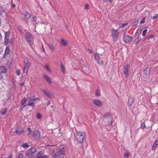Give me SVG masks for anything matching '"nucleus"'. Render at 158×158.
Returning <instances> with one entry per match:
<instances>
[{
	"mask_svg": "<svg viewBox=\"0 0 158 158\" xmlns=\"http://www.w3.org/2000/svg\"><path fill=\"white\" fill-rule=\"evenodd\" d=\"M103 121L106 125H110L112 121V118L110 113H107L103 116Z\"/></svg>",
	"mask_w": 158,
	"mask_h": 158,
	"instance_id": "f257e3e1",
	"label": "nucleus"
},
{
	"mask_svg": "<svg viewBox=\"0 0 158 158\" xmlns=\"http://www.w3.org/2000/svg\"><path fill=\"white\" fill-rule=\"evenodd\" d=\"M75 136L79 142L81 143L84 142L85 137V134L84 133L77 132L75 134Z\"/></svg>",
	"mask_w": 158,
	"mask_h": 158,
	"instance_id": "f03ea898",
	"label": "nucleus"
},
{
	"mask_svg": "<svg viewBox=\"0 0 158 158\" xmlns=\"http://www.w3.org/2000/svg\"><path fill=\"white\" fill-rule=\"evenodd\" d=\"M64 145H62L60 147L59 150L56 152L53 156L54 158H58L62 154H64Z\"/></svg>",
	"mask_w": 158,
	"mask_h": 158,
	"instance_id": "7ed1b4c3",
	"label": "nucleus"
},
{
	"mask_svg": "<svg viewBox=\"0 0 158 158\" xmlns=\"http://www.w3.org/2000/svg\"><path fill=\"white\" fill-rule=\"evenodd\" d=\"M111 33L113 41L114 42L116 41L119 36V31L117 30L113 29L112 30Z\"/></svg>",
	"mask_w": 158,
	"mask_h": 158,
	"instance_id": "20e7f679",
	"label": "nucleus"
},
{
	"mask_svg": "<svg viewBox=\"0 0 158 158\" xmlns=\"http://www.w3.org/2000/svg\"><path fill=\"white\" fill-rule=\"evenodd\" d=\"M25 37L28 42L31 45L33 44V36L29 33H27L25 35Z\"/></svg>",
	"mask_w": 158,
	"mask_h": 158,
	"instance_id": "39448f33",
	"label": "nucleus"
},
{
	"mask_svg": "<svg viewBox=\"0 0 158 158\" xmlns=\"http://www.w3.org/2000/svg\"><path fill=\"white\" fill-rule=\"evenodd\" d=\"M132 40V37L129 35L124 34L123 37V40L126 43L131 42Z\"/></svg>",
	"mask_w": 158,
	"mask_h": 158,
	"instance_id": "423d86ee",
	"label": "nucleus"
},
{
	"mask_svg": "<svg viewBox=\"0 0 158 158\" xmlns=\"http://www.w3.org/2000/svg\"><path fill=\"white\" fill-rule=\"evenodd\" d=\"M92 102L95 106L97 107H100L102 105L101 101L100 100L96 99H93Z\"/></svg>",
	"mask_w": 158,
	"mask_h": 158,
	"instance_id": "0eeeda50",
	"label": "nucleus"
},
{
	"mask_svg": "<svg viewBox=\"0 0 158 158\" xmlns=\"http://www.w3.org/2000/svg\"><path fill=\"white\" fill-rule=\"evenodd\" d=\"M123 70L125 76L126 77H127L128 76L129 72V66L128 65H126L124 66Z\"/></svg>",
	"mask_w": 158,
	"mask_h": 158,
	"instance_id": "6e6552de",
	"label": "nucleus"
},
{
	"mask_svg": "<svg viewBox=\"0 0 158 158\" xmlns=\"http://www.w3.org/2000/svg\"><path fill=\"white\" fill-rule=\"evenodd\" d=\"M35 99L34 97L30 98L28 100L27 105L33 107L34 106V101Z\"/></svg>",
	"mask_w": 158,
	"mask_h": 158,
	"instance_id": "1a4fd4ad",
	"label": "nucleus"
},
{
	"mask_svg": "<svg viewBox=\"0 0 158 158\" xmlns=\"http://www.w3.org/2000/svg\"><path fill=\"white\" fill-rule=\"evenodd\" d=\"M10 36V33L7 31L5 32L4 44L7 45L9 43V40Z\"/></svg>",
	"mask_w": 158,
	"mask_h": 158,
	"instance_id": "9d476101",
	"label": "nucleus"
},
{
	"mask_svg": "<svg viewBox=\"0 0 158 158\" xmlns=\"http://www.w3.org/2000/svg\"><path fill=\"white\" fill-rule=\"evenodd\" d=\"M94 57L95 59L97 61L98 64L99 65H101L103 64V61L102 60H100V57L98 54L95 53L94 55Z\"/></svg>",
	"mask_w": 158,
	"mask_h": 158,
	"instance_id": "9b49d317",
	"label": "nucleus"
},
{
	"mask_svg": "<svg viewBox=\"0 0 158 158\" xmlns=\"http://www.w3.org/2000/svg\"><path fill=\"white\" fill-rule=\"evenodd\" d=\"M30 63L28 62L25 64L24 68L23 69V73H27L28 72V69L30 66Z\"/></svg>",
	"mask_w": 158,
	"mask_h": 158,
	"instance_id": "f8f14e48",
	"label": "nucleus"
},
{
	"mask_svg": "<svg viewBox=\"0 0 158 158\" xmlns=\"http://www.w3.org/2000/svg\"><path fill=\"white\" fill-rule=\"evenodd\" d=\"M40 134L37 131H35L33 133V137L35 140H38L40 138Z\"/></svg>",
	"mask_w": 158,
	"mask_h": 158,
	"instance_id": "ddd939ff",
	"label": "nucleus"
},
{
	"mask_svg": "<svg viewBox=\"0 0 158 158\" xmlns=\"http://www.w3.org/2000/svg\"><path fill=\"white\" fill-rule=\"evenodd\" d=\"M44 93L47 96L48 98H54L55 97L54 94L50 92H47L45 91L44 90Z\"/></svg>",
	"mask_w": 158,
	"mask_h": 158,
	"instance_id": "4468645a",
	"label": "nucleus"
},
{
	"mask_svg": "<svg viewBox=\"0 0 158 158\" xmlns=\"http://www.w3.org/2000/svg\"><path fill=\"white\" fill-rule=\"evenodd\" d=\"M43 77L45 79V80L49 83H51L52 81L51 78L47 75L43 74Z\"/></svg>",
	"mask_w": 158,
	"mask_h": 158,
	"instance_id": "2eb2a0df",
	"label": "nucleus"
},
{
	"mask_svg": "<svg viewBox=\"0 0 158 158\" xmlns=\"http://www.w3.org/2000/svg\"><path fill=\"white\" fill-rule=\"evenodd\" d=\"M36 151V149L35 148H30L28 150L27 153L28 154L30 155L34 153Z\"/></svg>",
	"mask_w": 158,
	"mask_h": 158,
	"instance_id": "dca6fc26",
	"label": "nucleus"
},
{
	"mask_svg": "<svg viewBox=\"0 0 158 158\" xmlns=\"http://www.w3.org/2000/svg\"><path fill=\"white\" fill-rule=\"evenodd\" d=\"M83 72L87 74H89L90 71V69L88 67H84L83 68Z\"/></svg>",
	"mask_w": 158,
	"mask_h": 158,
	"instance_id": "f3484780",
	"label": "nucleus"
},
{
	"mask_svg": "<svg viewBox=\"0 0 158 158\" xmlns=\"http://www.w3.org/2000/svg\"><path fill=\"white\" fill-rule=\"evenodd\" d=\"M150 68H147L144 70L143 73L145 75L147 76L150 73Z\"/></svg>",
	"mask_w": 158,
	"mask_h": 158,
	"instance_id": "a211bd4d",
	"label": "nucleus"
},
{
	"mask_svg": "<svg viewBox=\"0 0 158 158\" xmlns=\"http://www.w3.org/2000/svg\"><path fill=\"white\" fill-rule=\"evenodd\" d=\"M23 132V130L22 128H20L16 130L15 132L16 133L17 135H19L22 134Z\"/></svg>",
	"mask_w": 158,
	"mask_h": 158,
	"instance_id": "6ab92c4d",
	"label": "nucleus"
},
{
	"mask_svg": "<svg viewBox=\"0 0 158 158\" xmlns=\"http://www.w3.org/2000/svg\"><path fill=\"white\" fill-rule=\"evenodd\" d=\"M45 68L48 73L50 74H51L52 73V70L51 69L49 66L48 65H45Z\"/></svg>",
	"mask_w": 158,
	"mask_h": 158,
	"instance_id": "aec40b11",
	"label": "nucleus"
},
{
	"mask_svg": "<svg viewBox=\"0 0 158 158\" xmlns=\"http://www.w3.org/2000/svg\"><path fill=\"white\" fill-rule=\"evenodd\" d=\"M6 69L4 66H0V73H5L6 72Z\"/></svg>",
	"mask_w": 158,
	"mask_h": 158,
	"instance_id": "412c9836",
	"label": "nucleus"
},
{
	"mask_svg": "<svg viewBox=\"0 0 158 158\" xmlns=\"http://www.w3.org/2000/svg\"><path fill=\"white\" fill-rule=\"evenodd\" d=\"M158 145V140H156L155 141V142L153 144L152 147V150H154L156 149V148L157 145Z\"/></svg>",
	"mask_w": 158,
	"mask_h": 158,
	"instance_id": "4be33fe9",
	"label": "nucleus"
},
{
	"mask_svg": "<svg viewBox=\"0 0 158 158\" xmlns=\"http://www.w3.org/2000/svg\"><path fill=\"white\" fill-rule=\"evenodd\" d=\"M134 99L133 98H129L128 104L130 106H132L134 102Z\"/></svg>",
	"mask_w": 158,
	"mask_h": 158,
	"instance_id": "5701e85b",
	"label": "nucleus"
},
{
	"mask_svg": "<svg viewBox=\"0 0 158 158\" xmlns=\"http://www.w3.org/2000/svg\"><path fill=\"white\" fill-rule=\"evenodd\" d=\"M26 100L25 98H23L21 101V104L24 107L27 105V104H26Z\"/></svg>",
	"mask_w": 158,
	"mask_h": 158,
	"instance_id": "b1692460",
	"label": "nucleus"
},
{
	"mask_svg": "<svg viewBox=\"0 0 158 158\" xmlns=\"http://www.w3.org/2000/svg\"><path fill=\"white\" fill-rule=\"evenodd\" d=\"M24 15L25 19H28L30 18V16L29 13H27V12H24Z\"/></svg>",
	"mask_w": 158,
	"mask_h": 158,
	"instance_id": "393cba45",
	"label": "nucleus"
},
{
	"mask_svg": "<svg viewBox=\"0 0 158 158\" xmlns=\"http://www.w3.org/2000/svg\"><path fill=\"white\" fill-rule=\"evenodd\" d=\"M60 66H61V72L63 73H65V69L64 67L63 66L62 63H61L60 64Z\"/></svg>",
	"mask_w": 158,
	"mask_h": 158,
	"instance_id": "a878e982",
	"label": "nucleus"
},
{
	"mask_svg": "<svg viewBox=\"0 0 158 158\" xmlns=\"http://www.w3.org/2000/svg\"><path fill=\"white\" fill-rule=\"evenodd\" d=\"M22 147L24 149H26L27 148H29L30 147V146L28 145L27 143H25L22 145Z\"/></svg>",
	"mask_w": 158,
	"mask_h": 158,
	"instance_id": "bb28decb",
	"label": "nucleus"
},
{
	"mask_svg": "<svg viewBox=\"0 0 158 158\" xmlns=\"http://www.w3.org/2000/svg\"><path fill=\"white\" fill-rule=\"evenodd\" d=\"M9 52H10L9 48L8 46H7L6 48L5 51L4 55L8 54L9 53Z\"/></svg>",
	"mask_w": 158,
	"mask_h": 158,
	"instance_id": "cd10ccee",
	"label": "nucleus"
},
{
	"mask_svg": "<svg viewBox=\"0 0 158 158\" xmlns=\"http://www.w3.org/2000/svg\"><path fill=\"white\" fill-rule=\"evenodd\" d=\"M61 44L63 46H65L66 45L67 43L66 41L64 40V39H62L61 42Z\"/></svg>",
	"mask_w": 158,
	"mask_h": 158,
	"instance_id": "c85d7f7f",
	"label": "nucleus"
},
{
	"mask_svg": "<svg viewBox=\"0 0 158 158\" xmlns=\"http://www.w3.org/2000/svg\"><path fill=\"white\" fill-rule=\"evenodd\" d=\"M127 23H119L118 25V28H122L124 27L127 24Z\"/></svg>",
	"mask_w": 158,
	"mask_h": 158,
	"instance_id": "c756f323",
	"label": "nucleus"
},
{
	"mask_svg": "<svg viewBox=\"0 0 158 158\" xmlns=\"http://www.w3.org/2000/svg\"><path fill=\"white\" fill-rule=\"evenodd\" d=\"M48 46L49 48L52 50L54 51L55 49L54 47L52 44H49Z\"/></svg>",
	"mask_w": 158,
	"mask_h": 158,
	"instance_id": "7c9ffc66",
	"label": "nucleus"
},
{
	"mask_svg": "<svg viewBox=\"0 0 158 158\" xmlns=\"http://www.w3.org/2000/svg\"><path fill=\"white\" fill-rule=\"evenodd\" d=\"M129 155V152H125L124 154V157L127 158Z\"/></svg>",
	"mask_w": 158,
	"mask_h": 158,
	"instance_id": "2f4dec72",
	"label": "nucleus"
},
{
	"mask_svg": "<svg viewBox=\"0 0 158 158\" xmlns=\"http://www.w3.org/2000/svg\"><path fill=\"white\" fill-rule=\"evenodd\" d=\"M7 110L6 109L3 110L1 112V114L3 115L5 114L6 113Z\"/></svg>",
	"mask_w": 158,
	"mask_h": 158,
	"instance_id": "473e14b6",
	"label": "nucleus"
},
{
	"mask_svg": "<svg viewBox=\"0 0 158 158\" xmlns=\"http://www.w3.org/2000/svg\"><path fill=\"white\" fill-rule=\"evenodd\" d=\"M4 10L3 7L1 6H0V15L2 14Z\"/></svg>",
	"mask_w": 158,
	"mask_h": 158,
	"instance_id": "72a5a7b5",
	"label": "nucleus"
},
{
	"mask_svg": "<svg viewBox=\"0 0 158 158\" xmlns=\"http://www.w3.org/2000/svg\"><path fill=\"white\" fill-rule=\"evenodd\" d=\"M89 8V6L88 4H85L84 6V9L86 10H88Z\"/></svg>",
	"mask_w": 158,
	"mask_h": 158,
	"instance_id": "f704fd0d",
	"label": "nucleus"
},
{
	"mask_svg": "<svg viewBox=\"0 0 158 158\" xmlns=\"http://www.w3.org/2000/svg\"><path fill=\"white\" fill-rule=\"evenodd\" d=\"M142 30V27H139L137 30V32L140 33L141 32V31Z\"/></svg>",
	"mask_w": 158,
	"mask_h": 158,
	"instance_id": "c9c22d12",
	"label": "nucleus"
},
{
	"mask_svg": "<svg viewBox=\"0 0 158 158\" xmlns=\"http://www.w3.org/2000/svg\"><path fill=\"white\" fill-rule=\"evenodd\" d=\"M37 19V17L35 16H33L32 19V21L33 22H35L36 20Z\"/></svg>",
	"mask_w": 158,
	"mask_h": 158,
	"instance_id": "e433bc0d",
	"label": "nucleus"
},
{
	"mask_svg": "<svg viewBox=\"0 0 158 158\" xmlns=\"http://www.w3.org/2000/svg\"><path fill=\"white\" fill-rule=\"evenodd\" d=\"M36 116H37V118L38 119H40L41 117V115L39 113H37V114Z\"/></svg>",
	"mask_w": 158,
	"mask_h": 158,
	"instance_id": "4c0bfd02",
	"label": "nucleus"
},
{
	"mask_svg": "<svg viewBox=\"0 0 158 158\" xmlns=\"http://www.w3.org/2000/svg\"><path fill=\"white\" fill-rule=\"evenodd\" d=\"M158 17V14H156L154 15L152 17V19H154L156 18L157 17Z\"/></svg>",
	"mask_w": 158,
	"mask_h": 158,
	"instance_id": "58836bf2",
	"label": "nucleus"
},
{
	"mask_svg": "<svg viewBox=\"0 0 158 158\" xmlns=\"http://www.w3.org/2000/svg\"><path fill=\"white\" fill-rule=\"evenodd\" d=\"M141 126L143 128H145V126L144 123H141Z\"/></svg>",
	"mask_w": 158,
	"mask_h": 158,
	"instance_id": "ea45409f",
	"label": "nucleus"
},
{
	"mask_svg": "<svg viewBox=\"0 0 158 158\" xmlns=\"http://www.w3.org/2000/svg\"><path fill=\"white\" fill-rule=\"evenodd\" d=\"M147 29H145L143 31V33H142V35L143 36H144L146 34L147 32Z\"/></svg>",
	"mask_w": 158,
	"mask_h": 158,
	"instance_id": "a19ab883",
	"label": "nucleus"
},
{
	"mask_svg": "<svg viewBox=\"0 0 158 158\" xmlns=\"http://www.w3.org/2000/svg\"><path fill=\"white\" fill-rule=\"evenodd\" d=\"M16 74L18 75H19L21 73V71L20 70H18L16 71Z\"/></svg>",
	"mask_w": 158,
	"mask_h": 158,
	"instance_id": "79ce46f5",
	"label": "nucleus"
},
{
	"mask_svg": "<svg viewBox=\"0 0 158 158\" xmlns=\"http://www.w3.org/2000/svg\"><path fill=\"white\" fill-rule=\"evenodd\" d=\"M23 156L22 154H20L19 155L18 157L17 158H23Z\"/></svg>",
	"mask_w": 158,
	"mask_h": 158,
	"instance_id": "37998d69",
	"label": "nucleus"
},
{
	"mask_svg": "<svg viewBox=\"0 0 158 158\" xmlns=\"http://www.w3.org/2000/svg\"><path fill=\"white\" fill-rule=\"evenodd\" d=\"M95 95L97 97H99L100 96V94L98 92H97L95 94Z\"/></svg>",
	"mask_w": 158,
	"mask_h": 158,
	"instance_id": "c03bdc74",
	"label": "nucleus"
},
{
	"mask_svg": "<svg viewBox=\"0 0 158 158\" xmlns=\"http://www.w3.org/2000/svg\"><path fill=\"white\" fill-rule=\"evenodd\" d=\"M28 130L29 131V134H31V128L30 127H28Z\"/></svg>",
	"mask_w": 158,
	"mask_h": 158,
	"instance_id": "a18cd8bd",
	"label": "nucleus"
},
{
	"mask_svg": "<svg viewBox=\"0 0 158 158\" xmlns=\"http://www.w3.org/2000/svg\"><path fill=\"white\" fill-rule=\"evenodd\" d=\"M9 42L10 44H13V39H11L10 40L9 42Z\"/></svg>",
	"mask_w": 158,
	"mask_h": 158,
	"instance_id": "49530a36",
	"label": "nucleus"
},
{
	"mask_svg": "<svg viewBox=\"0 0 158 158\" xmlns=\"http://www.w3.org/2000/svg\"><path fill=\"white\" fill-rule=\"evenodd\" d=\"M48 156L47 155H45L43 156H41V158H47Z\"/></svg>",
	"mask_w": 158,
	"mask_h": 158,
	"instance_id": "de8ad7c7",
	"label": "nucleus"
},
{
	"mask_svg": "<svg viewBox=\"0 0 158 158\" xmlns=\"http://www.w3.org/2000/svg\"><path fill=\"white\" fill-rule=\"evenodd\" d=\"M145 22V21H144V20H143L142 19L140 22V23H144Z\"/></svg>",
	"mask_w": 158,
	"mask_h": 158,
	"instance_id": "09e8293b",
	"label": "nucleus"
},
{
	"mask_svg": "<svg viewBox=\"0 0 158 158\" xmlns=\"http://www.w3.org/2000/svg\"><path fill=\"white\" fill-rule=\"evenodd\" d=\"M47 106H48L49 105H50V103L49 101H48L47 102Z\"/></svg>",
	"mask_w": 158,
	"mask_h": 158,
	"instance_id": "8fccbe9b",
	"label": "nucleus"
},
{
	"mask_svg": "<svg viewBox=\"0 0 158 158\" xmlns=\"http://www.w3.org/2000/svg\"><path fill=\"white\" fill-rule=\"evenodd\" d=\"M154 37L153 35H151L150 36H149L148 37L149 38H152Z\"/></svg>",
	"mask_w": 158,
	"mask_h": 158,
	"instance_id": "3c124183",
	"label": "nucleus"
},
{
	"mask_svg": "<svg viewBox=\"0 0 158 158\" xmlns=\"http://www.w3.org/2000/svg\"><path fill=\"white\" fill-rule=\"evenodd\" d=\"M3 78V77L1 75H0V79L1 80V79H2Z\"/></svg>",
	"mask_w": 158,
	"mask_h": 158,
	"instance_id": "603ef678",
	"label": "nucleus"
},
{
	"mask_svg": "<svg viewBox=\"0 0 158 158\" xmlns=\"http://www.w3.org/2000/svg\"><path fill=\"white\" fill-rule=\"evenodd\" d=\"M138 43V41H135V44H137V43Z\"/></svg>",
	"mask_w": 158,
	"mask_h": 158,
	"instance_id": "864d4df0",
	"label": "nucleus"
},
{
	"mask_svg": "<svg viewBox=\"0 0 158 158\" xmlns=\"http://www.w3.org/2000/svg\"><path fill=\"white\" fill-rule=\"evenodd\" d=\"M145 19V17L143 18V20L144 21Z\"/></svg>",
	"mask_w": 158,
	"mask_h": 158,
	"instance_id": "5fc2aeb1",
	"label": "nucleus"
},
{
	"mask_svg": "<svg viewBox=\"0 0 158 158\" xmlns=\"http://www.w3.org/2000/svg\"><path fill=\"white\" fill-rule=\"evenodd\" d=\"M8 158H11V156H10Z\"/></svg>",
	"mask_w": 158,
	"mask_h": 158,
	"instance_id": "6e6d98bb",
	"label": "nucleus"
},
{
	"mask_svg": "<svg viewBox=\"0 0 158 158\" xmlns=\"http://www.w3.org/2000/svg\"><path fill=\"white\" fill-rule=\"evenodd\" d=\"M42 47H43V50H44V47H43V45H42Z\"/></svg>",
	"mask_w": 158,
	"mask_h": 158,
	"instance_id": "4d7b16f0",
	"label": "nucleus"
},
{
	"mask_svg": "<svg viewBox=\"0 0 158 158\" xmlns=\"http://www.w3.org/2000/svg\"><path fill=\"white\" fill-rule=\"evenodd\" d=\"M15 5H14L13 6H15Z\"/></svg>",
	"mask_w": 158,
	"mask_h": 158,
	"instance_id": "13d9d810",
	"label": "nucleus"
},
{
	"mask_svg": "<svg viewBox=\"0 0 158 158\" xmlns=\"http://www.w3.org/2000/svg\"><path fill=\"white\" fill-rule=\"evenodd\" d=\"M54 152V151H53L52 152H53H53Z\"/></svg>",
	"mask_w": 158,
	"mask_h": 158,
	"instance_id": "bf43d9fd",
	"label": "nucleus"
}]
</instances>
